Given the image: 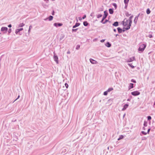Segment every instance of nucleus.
<instances>
[{"instance_id": "f257e3e1", "label": "nucleus", "mask_w": 155, "mask_h": 155, "mask_svg": "<svg viewBox=\"0 0 155 155\" xmlns=\"http://www.w3.org/2000/svg\"><path fill=\"white\" fill-rule=\"evenodd\" d=\"M133 17V15L130 16L129 18V19L128 20L129 21V23L128 24V25L127 26V27L125 28L126 30H128L130 28V27L131 26L132 23V18Z\"/></svg>"}, {"instance_id": "f03ea898", "label": "nucleus", "mask_w": 155, "mask_h": 155, "mask_svg": "<svg viewBox=\"0 0 155 155\" xmlns=\"http://www.w3.org/2000/svg\"><path fill=\"white\" fill-rule=\"evenodd\" d=\"M146 47V45L143 44H142L140 45L138 51H144Z\"/></svg>"}, {"instance_id": "7ed1b4c3", "label": "nucleus", "mask_w": 155, "mask_h": 155, "mask_svg": "<svg viewBox=\"0 0 155 155\" xmlns=\"http://www.w3.org/2000/svg\"><path fill=\"white\" fill-rule=\"evenodd\" d=\"M129 21L128 19L125 18L124 19V20L123 21V24L124 26H128V24H129Z\"/></svg>"}, {"instance_id": "20e7f679", "label": "nucleus", "mask_w": 155, "mask_h": 155, "mask_svg": "<svg viewBox=\"0 0 155 155\" xmlns=\"http://www.w3.org/2000/svg\"><path fill=\"white\" fill-rule=\"evenodd\" d=\"M131 94L134 96H137L140 94V92L137 91L131 92Z\"/></svg>"}, {"instance_id": "39448f33", "label": "nucleus", "mask_w": 155, "mask_h": 155, "mask_svg": "<svg viewBox=\"0 0 155 155\" xmlns=\"http://www.w3.org/2000/svg\"><path fill=\"white\" fill-rule=\"evenodd\" d=\"M104 15L103 18H102V20H101V22H103V21L106 18V17H107V15H108V13H107V12L106 11H104Z\"/></svg>"}, {"instance_id": "423d86ee", "label": "nucleus", "mask_w": 155, "mask_h": 155, "mask_svg": "<svg viewBox=\"0 0 155 155\" xmlns=\"http://www.w3.org/2000/svg\"><path fill=\"white\" fill-rule=\"evenodd\" d=\"M8 29V28L7 27H3L1 28V31H3L4 33H6Z\"/></svg>"}, {"instance_id": "0eeeda50", "label": "nucleus", "mask_w": 155, "mask_h": 155, "mask_svg": "<svg viewBox=\"0 0 155 155\" xmlns=\"http://www.w3.org/2000/svg\"><path fill=\"white\" fill-rule=\"evenodd\" d=\"M54 60L56 62L57 64L58 63V58L57 55H56L55 54V53L54 52Z\"/></svg>"}, {"instance_id": "6e6552de", "label": "nucleus", "mask_w": 155, "mask_h": 155, "mask_svg": "<svg viewBox=\"0 0 155 155\" xmlns=\"http://www.w3.org/2000/svg\"><path fill=\"white\" fill-rule=\"evenodd\" d=\"M90 62L93 64H98V62L95 60L92 59H90Z\"/></svg>"}, {"instance_id": "1a4fd4ad", "label": "nucleus", "mask_w": 155, "mask_h": 155, "mask_svg": "<svg viewBox=\"0 0 155 155\" xmlns=\"http://www.w3.org/2000/svg\"><path fill=\"white\" fill-rule=\"evenodd\" d=\"M135 60V57H134L130 58V59L127 60V62H130Z\"/></svg>"}, {"instance_id": "9d476101", "label": "nucleus", "mask_w": 155, "mask_h": 155, "mask_svg": "<svg viewBox=\"0 0 155 155\" xmlns=\"http://www.w3.org/2000/svg\"><path fill=\"white\" fill-rule=\"evenodd\" d=\"M54 26L56 27L58 26H61L62 25V24L60 23H55L54 24Z\"/></svg>"}, {"instance_id": "9b49d317", "label": "nucleus", "mask_w": 155, "mask_h": 155, "mask_svg": "<svg viewBox=\"0 0 155 155\" xmlns=\"http://www.w3.org/2000/svg\"><path fill=\"white\" fill-rule=\"evenodd\" d=\"M23 30V28H21L19 29H17L15 30V33L16 34L18 33L20 31H22Z\"/></svg>"}, {"instance_id": "f8f14e48", "label": "nucleus", "mask_w": 155, "mask_h": 155, "mask_svg": "<svg viewBox=\"0 0 155 155\" xmlns=\"http://www.w3.org/2000/svg\"><path fill=\"white\" fill-rule=\"evenodd\" d=\"M129 105L127 104H125L123 108H122V111H124L125 110L126 108L128 107Z\"/></svg>"}, {"instance_id": "ddd939ff", "label": "nucleus", "mask_w": 155, "mask_h": 155, "mask_svg": "<svg viewBox=\"0 0 155 155\" xmlns=\"http://www.w3.org/2000/svg\"><path fill=\"white\" fill-rule=\"evenodd\" d=\"M117 30L118 31V32L119 33H121L122 31V30L121 28H120L119 27H118L117 28ZM123 32H124L125 31V30H123Z\"/></svg>"}, {"instance_id": "4468645a", "label": "nucleus", "mask_w": 155, "mask_h": 155, "mask_svg": "<svg viewBox=\"0 0 155 155\" xmlns=\"http://www.w3.org/2000/svg\"><path fill=\"white\" fill-rule=\"evenodd\" d=\"M133 85L134 84L132 83H130L128 87L129 90H130V89L133 88L134 87Z\"/></svg>"}, {"instance_id": "2eb2a0df", "label": "nucleus", "mask_w": 155, "mask_h": 155, "mask_svg": "<svg viewBox=\"0 0 155 155\" xmlns=\"http://www.w3.org/2000/svg\"><path fill=\"white\" fill-rule=\"evenodd\" d=\"M138 19V16L135 17L134 21V23L135 24H137Z\"/></svg>"}, {"instance_id": "dca6fc26", "label": "nucleus", "mask_w": 155, "mask_h": 155, "mask_svg": "<svg viewBox=\"0 0 155 155\" xmlns=\"http://www.w3.org/2000/svg\"><path fill=\"white\" fill-rule=\"evenodd\" d=\"M80 25V23H77L75 25L73 26V28H75L76 27Z\"/></svg>"}, {"instance_id": "f3484780", "label": "nucleus", "mask_w": 155, "mask_h": 155, "mask_svg": "<svg viewBox=\"0 0 155 155\" xmlns=\"http://www.w3.org/2000/svg\"><path fill=\"white\" fill-rule=\"evenodd\" d=\"M113 25L115 26H117L118 25V23L117 21L115 22L113 24Z\"/></svg>"}, {"instance_id": "a211bd4d", "label": "nucleus", "mask_w": 155, "mask_h": 155, "mask_svg": "<svg viewBox=\"0 0 155 155\" xmlns=\"http://www.w3.org/2000/svg\"><path fill=\"white\" fill-rule=\"evenodd\" d=\"M105 45L108 47H110L111 46V45L109 42H107L105 44Z\"/></svg>"}, {"instance_id": "6ab92c4d", "label": "nucleus", "mask_w": 155, "mask_h": 155, "mask_svg": "<svg viewBox=\"0 0 155 155\" xmlns=\"http://www.w3.org/2000/svg\"><path fill=\"white\" fill-rule=\"evenodd\" d=\"M109 13L110 14H113V12H113V9H111V8H110L109 9Z\"/></svg>"}, {"instance_id": "aec40b11", "label": "nucleus", "mask_w": 155, "mask_h": 155, "mask_svg": "<svg viewBox=\"0 0 155 155\" xmlns=\"http://www.w3.org/2000/svg\"><path fill=\"white\" fill-rule=\"evenodd\" d=\"M124 137L123 135H120L119 138L117 140H120L121 139H123L124 138Z\"/></svg>"}, {"instance_id": "412c9836", "label": "nucleus", "mask_w": 155, "mask_h": 155, "mask_svg": "<svg viewBox=\"0 0 155 155\" xmlns=\"http://www.w3.org/2000/svg\"><path fill=\"white\" fill-rule=\"evenodd\" d=\"M64 34H62L61 35L60 38V40H62L63 38H64Z\"/></svg>"}, {"instance_id": "4be33fe9", "label": "nucleus", "mask_w": 155, "mask_h": 155, "mask_svg": "<svg viewBox=\"0 0 155 155\" xmlns=\"http://www.w3.org/2000/svg\"><path fill=\"white\" fill-rule=\"evenodd\" d=\"M113 90V88H112V87H110V88H109L107 90V91L109 92H110L111 91H112V90Z\"/></svg>"}, {"instance_id": "5701e85b", "label": "nucleus", "mask_w": 155, "mask_h": 155, "mask_svg": "<svg viewBox=\"0 0 155 155\" xmlns=\"http://www.w3.org/2000/svg\"><path fill=\"white\" fill-rule=\"evenodd\" d=\"M32 28V26L31 25L29 27V29H28V34H29L30 31H31V29Z\"/></svg>"}, {"instance_id": "b1692460", "label": "nucleus", "mask_w": 155, "mask_h": 155, "mask_svg": "<svg viewBox=\"0 0 155 155\" xmlns=\"http://www.w3.org/2000/svg\"><path fill=\"white\" fill-rule=\"evenodd\" d=\"M25 24L23 23H20L19 25V27H23L24 26Z\"/></svg>"}, {"instance_id": "393cba45", "label": "nucleus", "mask_w": 155, "mask_h": 155, "mask_svg": "<svg viewBox=\"0 0 155 155\" xmlns=\"http://www.w3.org/2000/svg\"><path fill=\"white\" fill-rule=\"evenodd\" d=\"M146 12L147 14H149L150 13V11L149 8H147V9Z\"/></svg>"}, {"instance_id": "a878e982", "label": "nucleus", "mask_w": 155, "mask_h": 155, "mask_svg": "<svg viewBox=\"0 0 155 155\" xmlns=\"http://www.w3.org/2000/svg\"><path fill=\"white\" fill-rule=\"evenodd\" d=\"M88 23L87 21H85L84 22L83 25L84 26H87L88 25Z\"/></svg>"}, {"instance_id": "bb28decb", "label": "nucleus", "mask_w": 155, "mask_h": 155, "mask_svg": "<svg viewBox=\"0 0 155 155\" xmlns=\"http://www.w3.org/2000/svg\"><path fill=\"white\" fill-rule=\"evenodd\" d=\"M53 18V17L52 16H50L49 17V21H51Z\"/></svg>"}, {"instance_id": "cd10ccee", "label": "nucleus", "mask_w": 155, "mask_h": 155, "mask_svg": "<svg viewBox=\"0 0 155 155\" xmlns=\"http://www.w3.org/2000/svg\"><path fill=\"white\" fill-rule=\"evenodd\" d=\"M129 0H124V3L126 4L128 3Z\"/></svg>"}, {"instance_id": "c85d7f7f", "label": "nucleus", "mask_w": 155, "mask_h": 155, "mask_svg": "<svg viewBox=\"0 0 155 155\" xmlns=\"http://www.w3.org/2000/svg\"><path fill=\"white\" fill-rule=\"evenodd\" d=\"M112 101H113V100L112 99H110L108 100V101H107V103L110 104V101L112 102Z\"/></svg>"}, {"instance_id": "c756f323", "label": "nucleus", "mask_w": 155, "mask_h": 155, "mask_svg": "<svg viewBox=\"0 0 155 155\" xmlns=\"http://www.w3.org/2000/svg\"><path fill=\"white\" fill-rule=\"evenodd\" d=\"M128 64L132 68H134V66L132 65L131 64Z\"/></svg>"}, {"instance_id": "7c9ffc66", "label": "nucleus", "mask_w": 155, "mask_h": 155, "mask_svg": "<svg viewBox=\"0 0 155 155\" xmlns=\"http://www.w3.org/2000/svg\"><path fill=\"white\" fill-rule=\"evenodd\" d=\"M113 5L114 6L115 9H116L117 8V5L116 3H113Z\"/></svg>"}, {"instance_id": "2f4dec72", "label": "nucleus", "mask_w": 155, "mask_h": 155, "mask_svg": "<svg viewBox=\"0 0 155 155\" xmlns=\"http://www.w3.org/2000/svg\"><path fill=\"white\" fill-rule=\"evenodd\" d=\"M143 125L145 127H147V123L146 121H144L143 124Z\"/></svg>"}, {"instance_id": "473e14b6", "label": "nucleus", "mask_w": 155, "mask_h": 155, "mask_svg": "<svg viewBox=\"0 0 155 155\" xmlns=\"http://www.w3.org/2000/svg\"><path fill=\"white\" fill-rule=\"evenodd\" d=\"M108 92L107 91H105L104 92V95H107V94Z\"/></svg>"}, {"instance_id": "72a5a7b5", "label": "nucleus", "mask_w": 155, "mask_h": 155, "mask_svg": "<svg viewBox=\"0 0 155 155\" xmlns=\"http://www.w3.org/2000/svg\"><path fill=\"white\" fill-rule=\"evenodd\" d=\"M80 48V45H77L76 46V49L78 50Z\"/></svg>"}, {"instance_id": "f704fd0d", "label": "nucleus", "mask_w": 155, "mask_h": 155, "mask_svg": "<svg viewBox=\"0 0 155 155\" xmlns=\"http://www.w3.org/2000/svg\"><path fill=\"white\" fill-rule=\"evenodd\" d=\"M125 15H126V16H127V17H128L130 15H131L130 14H129L128 12H126V13Z\"/></svg>"}, {"instance_id": "c9c22d12", "label": "nucleus", "mask_w": 155, "mask_h": 155, "mask_svg": "<svg viewBox=\"0 0 155 155\" xmlns=\"http://www.w3.org/2000/svg\"><path fill=\"white\" fill-rule=\"evenodd\" d=\"M102 15L101 14H98L97 15V18H100V17H101L102 16Z\"/></svg>"}, {"instance_id": "e433bc0d", "label": "nucleus", "mask_w": 155, "mask_h": 155, "mask_svg": "<svg viewBox=\"0 0 155 155\" xmlns=\"http://www.w3.org/2000/svg\"><path fill=\"white\" fill-rule=\"evenodd\" d=\"M141 133H142L144 135H146L147 134V133L145 132H144V131H141Z\"/></svg>"}, {"instance_id": "4c0bfd02", "label": "nucleus", "mask_w": 155, "mask_h": 155, "mask_svg": "<svg viewBox=\"0 0 155 155\" xmlns=\"http://www.w3.org/2000/svg\"><path fill=\"white\" fill-rule=\"evenodd\" d=\"M131 82L134 83H136V81L135 80L133 79H132L131 80Z\"/></svg>"}, {"instance_id": "58836bf2", "label": "nucleus", "mask_w": 155, "mask_h": 155, "mask_svg": "<svg viewBox=\"0 0 155 155\" xmlns=\"http://www.w3.org/2000/svg\"><path fill=\"white\" fill-rule=\"evenodd\" d=\"M151 117L150 116H148L147 117V119L148 120H150L151 119Z\"/></svg>"}, {"instance_id": "ea45409f", "label": "nucleus", "mask_w": 155, "mask_h": 155, "mask_svg": "<svg viewBox=\"0 0 155 155\" xmlns=\"http://www.w3.org/2000/svg\"><path fill=\"white\" fill-rule=\"evenodd\" d=\"M77 30H78V28L75 29H72V31L76 32V31H77Z\"/></svg>"}, {"instance_id": "a19ab883", "label": "nucleus", "mask_w": 155, "mask_h": 155, "mask_svg": "<svg viewBox=\"0 0 155 155\" xmlns=\"http://www.w3.org/2000/svg\"><path fill=\"white\" fill-rule=\"evenodd\" d=\"M65 85L66 88H68V85L67 83L65 84Z\"/></svg>"}, {"instance_id": "79ce46f5", "label": "nucleus", "mask_w": 155, "mask_h": 155, "mask_svg": "<svg viewBox=\"0 0 155 155\" xmlns=\"http://www.w3.org/2000/svg\"><path fill=\"white\" fill-rule=\"evenodd\" d=\"M12 31V29L11 28L9 29L8 31V33L9 34H10Z\"/></svg>"}, {"instance_id": "37998d69", "label": "nucleus", "mask_w": 155, "mask_h": 155, "mask_svg": "<svg viewBox=\"0 0 155 155\" xmlns=\"http://www.w3.org/2000/svg\"><path fill=\"white\" fill-rule=\"evenodd\" d=\"M108 21V20H106L104 22H103H103H102L103 24H104L106 23V22Z\"/></svg>"}, {"instance_id": "c03bdc74", "label": "nucleus", "mask_w": 155, "mask_h": 155, "mask_svg": "<svg viewBox=\"0 0 155 155\" xmlns=\"http://www.w3.org/2000/svg\"><path fill=\"white\" fill-rule=\"evenodd\" d=\"M150 128H149L148 129V130H147V134H149V132L150 131Z\"/></svg>"}, {"instance_id": "a18cd8bd", "label": "nucleus", "mask_w": 155, "mask_h": 155, "mask_svg": "<svg viewBox=\"0 0 155 155\" xmlns=\"http://www.w3.org/2000/svg\"><path fill=\"white\" fill-rule=\"evenodd\" d=\"M148 36L150 38H151L152 37V36L151 35H149Z\"/></svg>"}, {"instance_id": "49530a36", "label": "nucleus", "mask_w": 155, "mask_h": 155, "mask_svg": "<svg viewBox=\"0 0 155 155\" xmlns=\"http://www.w3.org/2000/svg\"><path fill=\"white\" fill-rule=\"evenodd\" d=\"M104 41H105V39H102L101 41V42H103Z\"/></svg>"}, {"instance_id": "de8ad7c7", "label": "nucleus", "mask_w": 155, "mask_h": 155, "mask_svg": "<svg viewBox=\"0 0 155 155\" xmlns=\"http://www.w3.org/2000/svg\"><path fill=\"white\" fill-rule=\"evenodd\" d=\"M20 97V96L19 95H18V97L17 98H16L15 101H14H14H16V100H17Z\"/></svg>"}, {"instance_id": "09e8293b", "label": "nucleus", "mask_w": 155, "mask_h": 155, "mask_svg": "<svg viewBox=\"0 0 155 155\" xmlns=\"http://www.w3.org/2000/svg\"><path fill=\"white\" fill-rule=\"evenodd\" d=\"M79 20L80 21H81L82 20V18L81 17H78Z\"/></svg>"}, {"instance_id": "8fccbe9b", "label": "nucleus", "mask_w": 155, "mask_h": 155, "mask_svg": "<svg viewBox=\"0 0 155 155\" xmlns=\"http://www.w3.org/2000/svg\"><path fill=\"white\" fill-rule=\"evenodd\" d=\"M8 27L9 28H11L12 27V25L11 24H10L8 25Z\"/></svg>"}, {"instance_id": "3c124183", "label": "nucleus", "mask_w": 155, "mask_h": 155, "mask_svg": "<svg viewBox=\"0 0 155 155\" xmlns=\"http://www.w3.org/2000/svg\"><path fill=\"white\" fill-rule=\"evenodd\" d=\"M86 17V16L85 15H84L83 17H82V19H84V18H85Z\"/></svg>"}, {"instance_id": "603ef678", "label": "nucleus", "mask_w": 155, "mask_h": 155, "mask_svg": "<svg viewBox=\"0 0 155 155\" xmlns=\"http://www.w3.org/2000/svg\"><path fill=\"white\" fill-rule=\"evenodd\" d=\"M67 53L68 54H70V51H67Z\"/></svg>"}, {"instance_id": "864d4df0", "label": "nucleus", "mask_w": 155, "mask_h": 155, "mask_svg": "<svg viewBox=\"0 0 155 155\" xmlns=\"http://www.w3.org/2000/svg\"><path fill=\"white\" fill-rule=\"evenodd\" d=\"M114 32H116V29H114Z\"/></svg>"}, {"instance_id": "5fc2aeb1", "label": "nucleus", "mask_w": 155, "mask_h": 155, "mask_svg": "<svg viewBox=\"0 0 155 155\" xmlns=\"http://www.w3.org/2000/svg\"><path fill=\"white\" fill-rule=\"evenodd\" d=\"M140 15V14H139L138 15H137V16H138V17H139V16Z\"/></svg>"}, {"instance_id": "6e6d98bb", "label": "nucleus", "mask_w": 155, "mask_h": 155, "mask_svg": "<svg viewBox=\"0 0 155 155\" xmlns=\"http://www.w3.org/2000/svg\"><path fill=\"white\" fill-rule=\"evenodd\" d=\"M143 130H145V128L144 127H143Z\"/></svg>"}, {"instance_id": "4d7b16f0", "label": "nucleus", "mask_w": 155, "mask_h": 155, "mask_svg": "<svg viewBox=\"0 0 155 155\" xmlns=\"http://www.w3.org/2000/svg\"><path fill=\"white\" fill-rule=\"evenodd\" d=\"M52 15H54V12H53V13H52Z\"/></svg>"}, {"instance_id": "13d9d810", "label": "nucleus", "mask_w": 155, "mask_h": 155, "mask_svg": "<svg viewBox=\"0 0 155 155\" xmlns=\"http://www.w3.org/2000/svg\"><path fill=\"white\" fill-rule=\"evenodd\" d=\"M117 35H118V34H117L116 35V36H117Z\"/></svg>"}, {"instance_id": "bf43d9fd", "label": "nucleus", "mask_w": 155, "mask_h": 155, "mask_svg": "<svg viewBox=\"0 0 155 155\" xmlns=\"http://www.w3.org/2000/svg\"><path fill=\"white\" fill-rule=\"evenodd\" d=\"M125 114H124V116H123V117H124V116H125Z\"/></svg>"}, {"instance_id": "052dcab7", "label": "nucleus", "mask_w": 155, "mask_h": 155, "mask_svg": "<svg viewBox=\"0 0 155 155\" xmlns=\"http://www.w3.org/2000/svg\"><path fill=\"white\" fill-rule=\"evenodd\" d=\"M154 105H155V102H154Z\"/></svg>"}, {"instance_id": "680f3d73", "label": "nucleus", "mask_w": 155, "mask_h": 155, "mask_svg": "<svg viewBox=\"0 0 155 155\" xmlns=\"http://www.w3.org/2000/svg\"><path fill=\"white\" fill-rule=\"evenodd\" d=\"M76 20H77V22H78V19H77Z\"/></svg>"}, {"instance_id": "e2e57ef3", "label": "nucleus", "mask_w": 155, "mask_h": 155, "mask_svg": "<svg viewBox=\"0 0 155 155\" xmlns=\"http://www.w3.org/2000/svg\"><path fill=\"white\" fill-rule=\"evenodd\" d=\"M101 100H100V102H101Z\"/></svg>"}, {"instance_id": "0e129e2a", "label": "nucleus", "mask_w": 155, "mask_h": 155, "mask_svg": "<svg viewBox=\"0 0 155 155\" xmlns=\"http://www.w3.org/2000/svg\"><path fill=\"white\" fill-rule=\"evenodd\" d=\"M128 101H129V99H128L127 100Z\"/></svg>"}, {"instance_id": "69168bd1", "label": "nucleus", "mask_w": 155, "mask_h": 155, "mask_svg": "<svg viewBox=\"0 0 155 155\" xmlns=\"http://www.w3.org/2000/svg\"><path fill=\"white\" fill-rule=\"evenodd\" d=\"M111 104H112V103H111L110 104V105Z\"/></svg>"}, {"instance_id": "338daca9", "label": "nucleus", "mask_w": 155, "mask_h": 155, "mask_svg": "<svg viewBox=\"0 0 155 155\" xmlns=\"http://www.w3.org/2000/svg\"><path fill=\"white\" fill-rule=\"evenodd\" d=\"M52 1H54V0H52Z\"/></svg>"}]
</instances>
